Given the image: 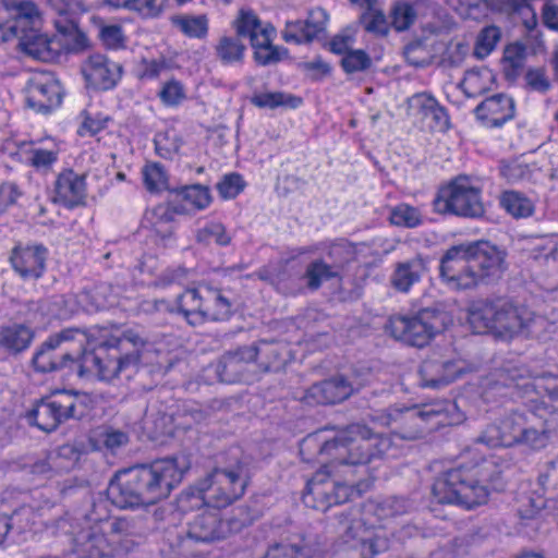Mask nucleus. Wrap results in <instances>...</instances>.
Segmentation results:
<instances>
[{"label":"nucleus","instance_id":"obj_58","mask_svg":"<svg viewBox=\"0 0 558 558\" xmlns=\"http://www.w3.org/2000/svg\"><path fill=\"white\" fill-rule=\"evenodd\" d=\"M112 7H124L147 16H157L161 12L159 0H108Z\"/></svg>","mask_w":558,"mask_h":558},{"label":"nucleus","instance_id":"obj_7","mask_svg":"<svg viewBox=\"0 0 558 558\" xmlns=\"http://www.w3.org/2000/svg\"><path fill=\"white\" fill-rule=\"evenodd\" d=\"M433 208L439 215L464 218H477L485 213L481 191L465 175L456 177L441 186L433 201Z\"/></svg>","mask_w":558,"mask_h":558},{"label":"nucleus","instance_id":"obj_1","mask_svg":"<svg viewBox=\"0 0 558 558\" xmlns=\"http://www.w3.org/2000/svg\"><path fill=\"white\" fill-rule=\"evenodd\" d=\"M146 344L147 339L133 329L94 344L85 330L65 328L40 344L34 353L32 365L43 374L69 369L80 377L94 374L102 380H112L138 364Z\"/></svg>","mask_w":558,"mask_h":558},{"label":"nucleus","instance_id":"obj_13","mask_svg":"<svg viewBox=\"0 0 558 558\" xmlns=\"http://www.w3.org/2000/svg\"><path fill=\"white\" fill-rule=\"evenodd\" d=\"M352 493L349 485L329 480L323 473H317L307 482L302 500L306 507L324 512L331 506L347 502Z\"/></svg>","mask_w":558,"mask_h":558},{"label":"nucleus","instance_id":"obj_2","mask_svg":"<svg viewBox=\"0 0 558 558\" xmlns=\"http://www.w3.org/2000/svg\"><path fill=\"white\" fill-rule=\"evenodd\" d=\"M183 469L175 458L136 464L116 472L107 488L108 498L120 509L155 505L181 483Z\"/></svg>","mask_w":558,"mask_h":558},{"label":"nucleus","instance_id":"obj_26","mask_svg":"<svg viewBox=\"0 0 558 558\" xmlns=\"http://www.w3.org/2000/svg\"><path fill=\"white\" fill-rule=\"evenodd\" d=\"M78 458L73 446L65 445L56 452H49L45 458L29 464V472L36 475H52L70 471Z\"/></svg>","mask_w":558,"mask_h":558},{"label":"nucleus","instance_id":"obj_57","mask_svg":"<svg viewBox=\"0 0 558 558\" xmlns=\"http://www.w3.org/2000/svg\"><path fill=\"white\" fill-rule=\"evenodd\" d=\"M341 66L348 74L361 72L372 66V59L364 50L351 49L341 59Z\"/></svg>","mask_w":558,"mask_h":558},{"label":"nucleus","instance_id":"obj_4","mask_svg":"<svg viewBox=\"0 0 558 558\" xmlns=\"http://www.w3.org/2000/svg\"><path fill=\"white\" fill-rule=\"evenodd\" d=\"M250 481L248 465L234 457V463L214 468L197 486L183 493L180 502L189 508H226L243 497Z\"/></svg>","mask_w":558,"mask_h":558},{"label":"nucleus","instance_id":"obj_64","mask_svg":"<svg viewBox=\"0 0 558 558\" xmlns=\"http://www.w3.org/2000/svg\"><path fill=\"white\" fill-rule=\"evenodd\" d=\"M328 15L322 8L311 10L307 19L304 21L306 24V32L310 34L312 40L325 31Z\"/></svg>","mask_w":558,"mask_h":558},{"label":"nucleus","instance_id":"obj_40","mask_svg":"<svg viewBox=\"0 0 558 558\" xmlns=\"http://www.w3.org/2000/svg\"><path fill=\"white\" fill-rule=\"evenodd\" d=\"M500 206L514 218H526L534 211L531 199L515 191H506L501 194Z\"/></svg>","mask_w":558,"mask_h":558},{"label":"nucleus","instance_id":"obj_29","mask_svg":"<svg viewBox=\"0 0 558 558\" xmlns=\"http://www.w3.org/2000/svg\"><path fill=\"white\" fill-rule=\"evenodd\" d=\"M35 338L32 327L25 324H11L0 329V348L9 354L17 355L29 348Z\"/></svg>","mask_w":558,"mask_h":558},{"label":"nucleus","instance_id":"obj_37","mask_svg":"<svg viewBox=\"0 0 558 558\" xmlns=\"http://www.w3.org/2000/svg\"><path fill=\"white\" fill-rule=\"evenodd\" d=\"M306 287L311 291L318 290L324 282L332 279H342V277L332 269V267L325 264L322 259L316 258L310 262L304 272Z\"/></svg>","mask_w":558,"mask_h":558},{"label":"nucleus","instance_id":"obj_60","mask_svg":"<svg viewBox=\"0 0 558 558\" xmlns=\"http://www.w3.org/2000/svg\"><path fill=\"white\" fill-rule=\"evenodd\" d=\"M144 182L146 189L150 192L159 191L166 187L167 175L161 165L154 163L144 169Z\"/></svg>","mask_w":558,"mask_h":558},{"label":"nucleus","instance_id":"obj_47","mask_svg":"<svg viewBox=\"0 0 558 558\" xmlns=\"http://www.w3.org/2000/svg\"><path fill=\"white\" fill-rule=\"evenodd\" d=\"M360 23L366 32L377 36H386L389 33V24L385 13L375 7L366 9L360 16Z\"/></svg>","mask_w":558,"mask_h":558},{"label":"nucleus","instance_id":"obj_41","mask_svg":"<svg viewBox=\"0 0 558 558\" xmlns=\"http://www.w3.org/2000/svg\"><path fill=\"white\" fill-rule=\"evenodd\" d=\"M251 102L258 108L275 109L280 106L296 108L302 102V99L282 92H272L255 94L251 98Z\"/></svg>","mask_w":558,"mask_h":558},{"label":"nucleus","instance_id":"obj_21","mask_svg":"<svg viewBox=\"0 0 558 558\" xmlns=\"http://www.w3.org/2000/svg\"><path fill=\"white\" fill-rule=\"evenodd\" d=\"M54 192V202L66 208L83 205L86 197L85 175L77 174L73 170L61 172L56 180Z\"/></svg>","mask_w":558,"mask_h":558},{"label":"nucleus","instance_id":"obj_16","mask_svg":"<svg viewBox=\"0 0 558 558\" xmlns=\"http://www.w3.org/2000/svg\"><path fill=\"white\" fill-rule=\"evenodd\" d=\"M26 105L36 112L49 113L62 101V87L52 76L39 74L25 86Z\"/></svg>","mask_w":558,"mask_h":558},{"label":"nucleus","instance_id":"obj_61","mask_svg":"<svg viewBox=\"0 0 558 558\" xmlns=\"http://www.w3.org/2000/svg\"><path fill=\"white\" fill-rule=\"evenodd\" d=\"M159 97L163 104L177 106L185 98L184 87L179 81L170 80L159 92Z\"/></svg>","mask_w":558,"mask_h":558},{"label":"nucleus","instance_id":"obj_5","mask_svg":"<svg viewBox=\"0 0 558 558\" xmlns=\"http://www.w3.org/2000/svg\"><path fill=\"white\" fill-rule=\"evenodd\" d=\"M485 468L478 464L459 465L441 473L434 482L432 494L438 504L472 509L486 504L488 490L484 484Z\"/></svg>","mask_w":558,"mask_h":558},{"label":"nucleus","instance_id":"obj_43","mask_svg":"<svg viewBox=\"0 0 558 558\" xmlns=\"http://www.w3.org/2000/svg\"><path fill=\"white\" fill-rule=\"evenodd\" d=\"M414 7L407 1H397L390 11L391 26L397 32L408 31L416 21Z\"/></svg>","mask_w":558,"mask_h":558},{"label":"nucleus","instance_id":"obj_35","mask_svg":"<svg viewBox=\"0 0 558 558\" xmlns=\"http://www.w3.org/2000/svg\"><path fill=\"white\" fill-rule=\"evenodd\" d=\"M173 199L171 203L184 202L195 209H204L210 203L209 190L201 184L184 185L171 191Z\"/></svg>","mask_w":558,"mask_h":558},{"label":"nucleus","instance_id":"obj_44","mask_svg":"<svg viewBox=\"0 0 558 558\" xmlns=\"http://www.w3.org/2000/svg\"><path fill=\"white\" fill-rule=\"evenodd\" d=\"M529 393L534 391L537 396H547L551 400H558V376L542 375L520 385Z\"/></svg>","mask_w":558,"mask_h":558},{"label":"nucleus","instance_id":"obj_20","mask_svg":"<svg viewBox=\"0 0 558 558\" xmlns=\"http://www.w3.org/2000/svg\"><path fill=\"white\" fill-rule=\"evenodd\" d=\"M99 506L94 505L93 510L86 514V519L92 523H102L108 526V533L120 543H125L124 547L129 549V543L134 545L137 539L143 538L144 533L137 526V523L133 519L128 518H116L112 521L108 520V512L104 510V515L97 513Z\"/></svg>","mask_w":558,"mask_h":558},{"label":"nucleus","instance_id":"obj_19","mask_svg":"<svg viewBox=\"0 0 558 558\" xmlns=\"http://www.w3.org/2000/svg\"><path fill=\"white\" fill-rule=\"evenodd\" d=\"M229 537L228 525L217 512L197 514L189 524L185 538L193 543L210 544Z\"/></svg>","mask_w":558,"mask_h":558},{"label":"nucleus","instance_id":"obj_14","mask_svg":"<svg viewBox=\"0 0 558 558\" xmlns=\"http://www.w3.org/2000/svg\"><path fill=\"white\" fill-rule=\"evenodd\" d=\"M361 389L356 378L336 374L325 380L313 384L305 392L304 400L308 404H337L345 401Z\"/></svg>","mask_w":558,"mask_h":558},{"label":"nucleus","instance_id":"obj_31","mask_svg":"<svg viewBox=\"0 0 558 558\" xmlns=\"http://www.w3.org/2000/svg\"><path fill=\"white\" fill-rule=\"evenodd\" d=\"M203 292L202 284L195 289H187L179 294L175 300L177 312L182 314L187 323L192 326L203 324L204 310H203Z\"/></svg>","mask_w":558,"mask_h":558},{"label":"nucleus","instance_id":"obj_62","mask_svg":"<svg viewBox=\"0 0 558 558\" xmlns=\"http://www.w3.org/2000/svg\"><path fill=\"white\" fill-rule=\"evenodd\" d=\"M282 38L287 43L293 41L295 44L312 41L310 34L306 32V24L301 20L287 22L286 27L282 31Z\"/></svg>","mask_w":558,"mask_h":558},{"label":"nucleus","instance_id":"obj_17","mask_svg":"<svg viewBox=\"0 0 558 558\" xmlns=\"http://www.w3.org/2000/svg\"><path fill=\"white\" fill-rule=\"evenodd\" d=\"M82 73L88 86L97 90H110L121 81L123 65L105 54L95 53L83 62Z\"/></svg>","mask_w":558,"mask_h":558},{"label":"nucleus","instance_id":"obj_42","mask_svg":"<svg viewBox=\"0 0 558 558\" xmlns=\"http://www.w3.org/2000/svg\"><path fill=\"white\" fill-rule=\"evenodd\" d=\"M514 116V102L506 95L490 97V126H501Z\"/></svg>","mask_w":558,"mask_h":558},{"label":"nucleus","instance_id":"obj_32","mask_svg":"<svg viewBox=\"0 0 558 558\" xmlns=\"http://www.w3.org/2000/svg\"><path fill=\"white\" fill-rule=\"evenodd\" d=\"M75 551L78 558H105L109 553V544L101 531L92 527L80 535Z\"/></svg>","mask_w":558,"mask_h":558},{"label":"nucleus","instance_id":"obj_48","mask_svg":"<svg viewBox=\"0 0 558 558\" xmlns=\"http://www.w3.org/2000/svg\"><path fill=\"white\" fill-rule=\"evenodd\" d=\"M196 241L203 245H209L211 242L218 245H228L231 238L227 234L226 228L220 222H208L196 232Z\"/></svg>","mask_w":558,"mask_h":558},{"label":"nucleus","instance_id":"obj_6","mask_svg":"<svg viewBox=\"0 0 558 558\" xmlns=\"http://www.w3.org/2000/svg\"><path fill=\"white\" fill-rule=\"evenodd\" d=\"M488 242L449 247L440 258V277L457 290L475 288L488 275Z\"/></svg>","mask_w":558,"mask_h":558},{"label":"nucleus","instance_id":"obj_11","mask_svg":"<svg viewBox=\"0 0 558 558\" xmlns=\"http://www.w3.org/2000/svg\"><path fill=\"white\" fill-rule=\"evenodd\" d=\"M440 414V410L425 405L423 409H391L377 415L375 420L392 427L393 433L400 438L414 440L423 437L429 429L428 424Z\"/></svg>","mask_w":558,"mask_h":558},{"label":"nucleus","instance_id":"obj_27","mask_svg":"<svg viewBox=\"0 0 558 558\" xmlns=\"http://www.w3.org/2000/svg\"><path fill=\"white\" fill-rule=\"evenodd\" d=\"M232 26L235 29V36L240 39L241 37L250 38L251 46L260 38L274 36L276 33L275 27L268 23L264 24L251 9H240Z\"/></svg>","mask_w":558,"mask_h":558},{"label":"nucleus","instance_id":"obj_63","mask_svg":"<svg viewBox=\"0 0 558 558\" xmlns=\"http://www.w3.org/2000/svg\"><path fill=\"white\" fill-rule=\"evenodd\" d=\"M244 187L242 177L238 173H230L217 184V190L223 198L235 197Z\"/></svg>","mask_w":558,"mask_h":558},{"label":"nucleus","instance_id":"obj_15","mask_svg":"<svg viewBox=\"0 0 558 558\" xmlns=\"http://www.w3.org/2000/svg\"><path fill=\"white\" fill-rule=\"evenodd\" d=\"M256 359V349L242 347L234 351L226 352L216 363L215 372L221 383H248L253 378L251 367Z\"/></svg>","mask_w":558,"mask_h":558},{"label":"nucleus","instance_id":"obj_28","mask_svg":"<svg viewBox=\"0 0 558 558\" xmlns=\"http://www.w3.org/2000/svg\"><path fill=\"white\" fill-rule=\"evenodd\" d=\"M421 373L425 387L440 388L454 381L463 373V367L452 360L430 361L424 363Z\"/></svg>","mask_w":558,"mask_h":558},{"label":"nucleus","instance_id":"obj_52","mask_svg":"<svg viewBox=\"0 0 558 558\" xmlns=\"http://www.w3.org/2000/svg\"><path fill=\"white\" fill-rule=\"evenodd\" d=\"M468 322L474 333H488V303L486 301L472 302L469 307Z\"/></svg>","mask_w":558,"mask_h":558},{"label":"nucleus","instance_id":"obj_55","mask_svg":"<svg viewBox=\"0 0 558 558\" xmlns=\"http://www.w3.org/2000/svg\"><path fill=\"white\" fill-rule=\"evenodd\" d=\"M257 351V361L264 371L268 372L277 367L282 360L281 351L277 345L267 341H260L258 344L251 345Z\"/></svg>","mask_w":558,"mask_h":558},{"label":"nucleus","instance_id":"obj_54","mask_svg":"<svg viewBox=\"0 0 558 558\" xmlns=\"http://www.w3.org/2000/svg\"><path fill=\"white\" fill-rule=\"evenodd\" d=\"M262 558H311V553L306 546L275 543L267 548Z\"/></svg>","mask_w":558,"mask_h":558},{"label":"nucleus","instance_id":"obj_3","mask_svg":"<svg viewBox=\"0 0 558 558\" xmlns=\"http://www.w3.org/2000/svg\"><path fill=\"white\" fill-rule=\"evenodd\" d=\"M391 447L387 437L373 433L363 424H351L335 437L327 439L322 432L310 434L300 445V454L306 462L361 465L380 458Z\"/></svg>","mask_w":558,"mask_h":558},{"label":"nucleus","instance_id":"obj_50","mask_svg":"<svg viewBox=\"0 0 558 558\" xmlns=\"http://www.w3.org/2000/svg\"><path fill=\"white\" fill-rule=\"evenodd\" d=\"M389 220L398 227L415 228L422 223V216L417 208L400 204L391 209Z\"/></svg>","mask_w":558,"mask_h":558},{"label":"nucleus","instance_id":"obj_25","mask_svg":"<svg viewBox=\"0 0 558 558\" xmlns=\"http://www.w3.org/2000/svg\"><path fill=\"white\" fill-rule=\"evenodd\" d=\"M426 271V259L421 255H415L395 265L390 284L398 292L408 293L414 284L422 280Z\"/></svg>","mask_w":558,"mask_h":558},{"label":"nucleus","instance_id":"obj_38","mask_svg":"<svg viewBox=\"0 0 558 558\" xmlns=\"http://www.w3.org/2000/svg\"><path fill=\"white\" fill-rule=\"evenodd\" d=\"M319 259L342 277L348 265L354 259V251L347 243H333Z\"/></svg>","mask_w":558,"mask_h":558},{"label":"nucleus","instance_id":"obj_30","mask_svg":"<svg viewBox=\"0 0 558 558\" xmlns=\"http://www.w3.org/2000/svg\"><path fill=\"white\" fill-rule=\"evenodd\" d=\"M204 320H226L232 314V304L220 289L202 284Z\"/></svg>","mask_w":558,"mask_h":558},{"label":"nucleus","instance_id":"obj_33","mask_svg":"<svg viewBox=\"0 0 558 558\" xmlns=\"http://www.w3.org/2000/svg\"><path fill=\"white\" fill-rule=\"evenodd\" d=\"M170 21L173 27L189 38L204 39L208 35L209 20L206 14H175Z\"/></svg>","mask_w":558,"mask_h":558},{"label":"nucleus","instance_id":"obj_45","mask_svg":"<svg viewBox=\"0 0 558 558\" xmlns=\"http://www.w3.org/2000/svg\"><path fill=\"white\" fill-rule=\"evenodd\" d=\"M29 523L35 524V513L32 506L21 507L13 512L11 518L0 515V544L14 524L24 530Z\"/></svg>","mask_w":558,"mask_h":558},{"label":"nucleus","instance_id":"obj_10","mask_svg":"<svg viewBox=\"0 0 558 558\" xmlns=\"http://www.w3.org/2000/svg\"><path fill=\"white\" fill-rule=\"evenodd\" d=\"M544 324L543 317L535 316L526 307H515L508 301H499L494 306L490 318V336L508 340L524 329L536 333V327H542Z\"/></svg>","mask_w":558,"mask_h":558},{"label":"nucleus","instance_id":"obj_24","mask_svg":"<svg viewBox=\"0 0 558 558\" xmlns=\"http://www.w3.org/2000/svg\"><path fill=\"white\" fill-rule=\"evenodd\" d=\"M535 418V413H518L511 412L501 417L496 418L494 424V432L496 435H490V442L494 441L496 446L509 447L517 445L520 435L522 434L523 425H526Z\"/></svg>","mask_w":558,"mask_h":558},{"label":"nucleus","instance_id":"obj_39","mask_svg":"<svg viewBox=\"0 0 558 558\" xmlns=\"http://www.w3.org/2000/svg\"><path fill=\"white\" fill-rule=\"evenodd\" d=\"M252 47L254 48V60L264 66L276 64L288 57V49L272 45V36L260 38Z\"/></svg>","mask_w":558,"mask_h":558},{"label":"nucleus","instance_id":"obj_22","mask_svg":"<svg viewBox=\"0 0 558 558\" xmlns=\"http://www.w3.org/2000/svg\"><path fill=\"white\" fill-rule=\"evenodd\" d=\"M336 531L343 543L353 542L352 547H361L360 558H373L375 554L374 544L368 536V530L360 519L350 518L349 514L342 513L337 517Z\"/></svg>","mask_w":558,"mask_h":558},{"label":"nucleus","instance_id":"obj_36","mask_svg":"<svg viewBox=\"0 0 558 558\" xmlns=\"http://www.w3.org/2000/svg\"><path fill=\"white\" fill-rule=\"evenodd\" d=\"M549 441V430L544 423H539L537 416L522 427L517 445H523L532 450H541Z\"/></svg>","mask_w":558,"mask_h":558},{"label":"nucleus","instance_id":"obj_34","mask_svg":"<svg viewBox=\"0 0 558 558\" xmlns=\"http://www.w3.org/2000/svg\"><path fill=\"white\" fill-rule=\"evenodd\" d=\"M215 56L223 65L242 63L246 46L235 35H223L215 45Z\"/></svg>","mask_w":558,"mask_h":558},{"label":"nucleus","instance_id":"obj_12","mask_svg":"<svg viewBox=\"0 0 558 558\" xmlns=\"http://www.w3.org/2000/svg\"><path fill=\"white\" fill-rule=\"evenodd\" d=\"M40 26L41 17L38 13V21L36 23L26 24L21 29L17 47L33 59L44 62L57 61L64 49L62 38L43 33Z\"/></svg>","mask_w":558,"mask_h":558},{"label":"nucleus","instance_id":"obj_8","mask_svg":"<svg viewBox=\"0 0 558 558\" xmlns=\"http://www.w3.org/2000/svg\"><path fill=\"white\" fill-rule=\"evenodd\" d=\"M447 315L437 308H423L412 316H395L389 322L391 336L405 344L423 348L445 329Z\"/></svg>","mask_w":558,"mask_h":558},{"label":"nucleus","instance_id":"obj_23","mask_svg":"<svg viewBox=\"0 0 558 558\" xmlns=\"http://www.w3.org/2000/svg\"><path fill=\"white\" fill-rule=\"evenodd\" d=\"M46 253L44 246L15 247L10 256V262L23 279H38L45 269Z\"/></svg>","mask_w":558,"mask_h":558},{"label":"nucleus","instance_id":"obj_51","mask_svg":"<svg viewBox=\"0 0 558 558\" xmlns=\"http://www.w3.org/2000/svg\"><path fill=\"white\" fill-rule=\"evenodd\" d=\"M524 52V46L519 43H514L506 47L502 64L507 77L513 78L518 75L519 70L523 65Z\"/></svg>","mask_w":558,"mask_h":558},{"label":"nucleus","instance_id":"obj_46","mask_svg":"<svg viewBox=\"0 0 558 558\" xmlns=\"http://www.w3.org/2000/svg\"><path fill=\"white\" fill-rule=\"evenodd\" d=\"M413 509V502L404 497H388L377 504L375 513L380 519L405 514Z\"/></svg>","mask_w":558,"mask_h":558},{"label":"nucleus","instance_id":"obj_18","mask_svg":"<svg viewBox=\"0 0 558 558\" xmlns=\"http://www.w3.org/2000/svg\"><path fill=\"white\" fill-rule=\"evenodd\" d=\"M2 7L7 20L0 22V44L14 38L19 40L21 29L38 21V9L32 1L2 0Z\"/></svg>","mask_w":558,"mask_h":558},{"label":"nucleus","instance_id":"obj_49","mask_svg":"<svg viewBox=\"0 0 558 558\" xmlns=\"http://www.w3.org/2000/svg\"><path fill=\"white\" fill-rule=\"evenodd\" d=\"M258 511L248 506H241L233 509L231 515L225 519L228 525L229 536L241 532L244 527L250 526L257 519Z\"/></svg>","mask_w":558,"mask_h":558},{"label":"nucleus","instance_id":"obj_53","mask_svg":"<svg viewBox=\"0 0 558 558\" xmlns=\"http://www.w3.org/2000/svg\"><path fill=\"white\" fill-rule=\"evenodd\" d=\"M59 32L65 37L63 41L64 48L68 47L72 51H82L88 47V38L75 23L72 21L61 26L57 23Z\"/></svg>","mask_w":558,"mask_h":558},{"label":"nucleus","instance_id":"obj_56","mask_svg":"<svg viewBox=\"0 0 558 558\" xmlns=\"http://www.w3.org/2000/svg\"><path fill=\"white\" fill-rule=\"evenodd\" d=\"M97 36L102 45L108 49H119L124 47L125 36L120 25L105 24L100 22Z\"/></svg>","mask_w":558,"mask_h":558},{"label":"nucleus","instance_id":"obj_9","mask_svg":"<svg viewBox=\"0 0 558 558\" xmlns=\"http://www.w3.org/2000/svg\"><path fill=\"white\" fill-rule=\"evenodd\" d=\"M77 395L71 391H58L45 397L34 404L26 414L31 425L40 430L51 433L62 423L71 418H80L83 413L77 412Z\"/></svg>","mask_w":558,"mask_h":558},{"label":"nucleus","instance_id":"obj_59","mask_svg":"<svg viewBox=\"0 0 558 558\" xmlns=\"http://www.w3.org/2000/svg\"><path fill=\"white\" fill-rule=\"evenodd\" d=\"M306 77L311 81H320L328 76L331 72V68L320 57H316L312 61H304L298 64Z\"/></svg>","mask_w":558,"mask_h":558}]
</instances>
